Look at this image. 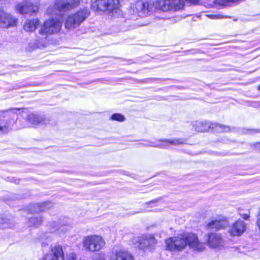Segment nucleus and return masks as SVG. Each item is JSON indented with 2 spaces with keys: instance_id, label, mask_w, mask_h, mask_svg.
I'll list each match as a JSON object with an SVG mask.
<instances>
[{
  "instance_id": "obj_27",
  "label": "nucleus",
  "mask_w": 260,
  "mask_h": 260,
  "mask_svg": "<svg viewBox=\"0 0 260 260\" xmlns=\"http://www.w3.org/2000/svg\"><path fill=\"white\" fill-rule=\"evenodd\" d=\"M111 119L113 120L118 121L120 122L123 121L125 120V118L123 115L119 113H115L112 115Z\"/></svg>"
},
{
  "instance_id": "obj_11",
  "label": "nucleus",
  "mask_w": 260,
  "mask_h": 260,
  "mask_svg": "<svg viewBox=\"0 0 260 260\" xmlns=\"http://www.w3.org/2000/svg\"><path fill=\"white\" fill-rule=\"evenodd\" d=\"M133 242L135 243L136 247L146 250L153 247L156 243V241L153 236L146 235L135 238Z\"/></svg>"
},
{
  "instance_id": "obj_3",
  "label": "nucleus",
  "mask_w": 260,
  "mask_h": 260,
  "mask_svg": "<svg viewBox=\"0 0 260 260\" xmlns=\"http://www.w3.org/2000/svg\"><path fill=\"white\" fill-rule=\"evenodd\" d=\"M118 0H92L91 8L94 11H107L112 16L119 15Z\"/></svg>"
},
{
  "instance_id": "obj_17",
  "label": "nucleus",
  "mask_w": 260,
  "mask_h": 260,
  "mask_svg": "<svg viewBox=\"0 0 260 260\" xmlns=\"http://www.w3.org/2000/svg\"><path fill=\"white\" fill-rule=\"evenodd\" d=\"M183 141L179 139H173L171 140H159L154 142H151L145 144L147 146L160 147L167 148L171 145H176L183 144Z\"/></svg>"
},
{
  "instance_id": "obj_7",
  "label": "nucleus",
  "mask_w": 260,
  "mask_h": 260,
  "mask_svg": "<svg viewBox=\"0 0 260 260\" xmlns=\"http://www.w3.org/2000/svg\"><path fill=\"white\" fill-rule=\"evenodd\" d=\"M94 260H135L133 255L128 251L122 250H113L108 254L99 253Z\"/></svg>"
},
{
  "instance_id": "obj_30",
  "label": "nucleus",
  "mask_w": 260,
  "mask_h": 260,
  "mask_svg": "<svg viewBox=\"0 0 260 260\" xmlns=\"http://www.w3.org/2000/svg\"><path fill=\"white\" fill-rule=\"evenodd\" d=\"M249 217V215L247 214H243L242 215L243 218L245 220H247L248 219Z\"/></svg>"
},
{
  "instance_id": "obj_31",
  "label": "nucleus",
  "mask_w": 260,
  "mask_h": 260,
  "mask_svg": "<svg viewBox=\"0 0 260 260\" xmlns=\"http://www.w3.org/2000/svg\"><path fill=\"white\" fill-rule=\"evenodd\" d=\"M255 132H258L257 130H248L247 133L248 134H253Z\"/></svg>"
},
{
  "instance_id": "obj_33",
  "label": "nucleus",
  "mask_w": 260,
  "mask_h": 260,
  "mask_svg": "<svg viewBox=\"0 0 260 260\" xmlns=\"http://www.w3.org/2000/svg\"><path fill=\"white\" fill-rule=\"evenodd\" d=\"M10 226H9V225H2L3 228H10Z\"/></svg>"
},
{
  "instance_id": "obj_29",
  "label": "nucleus",
  "mask_w": 260,
  "mask_h": 260,
  "mask_svg": "<svg viewBox=\"0 0 260 260\" xmlns=\"http://www.w3.org/2000/svg\"><path fill=\"white\" fill-rule=\"evenodd\" d=\"M207 16L210 19H221V18H223V17L221 15H217V14L208 15Z\"/></svg>"
},
{
  "instance_id": "obj_18",
  "label": "nucleus",
  "mask_w": 260,
  "mask_h": 260,
  "mask_svg": "<svg viewBox=\"0 0 260 260\" xmlns=\"http://www.w3.org/2000/svg\"><path fill=\"white\" fill-rule=\"evenodd\" d=\"M17 19L0 9V26L6 27L16 25Z\"/></svg>"
},
{
  "instance_id": "obj_8",
  "label": "nucleus",
  "mask_w": 260,
  "mask_h": 260,
  "mask_svg": "<svg viewBox=\"0 0 260 260\" xmlns=\"http://www.w3.org/2000/svg\"><path fill=\"white\" fill-rule=\"evenodd\" d=\"M166 247L171 251H180L185 249L186 243L183 235H179L168 238L165 241Z\"/></svg>"
},
{
  "instance_id": "obj_5",
  "label": "nucleus",
  "mask_w": 260,
  "mask_h": 260,
  "mask_svg": "<svg viewBox=\"0 0 260 260\" xmlns=\"http://www.w3.org/2000/svg\"><path fill=\"white\" fill-rule=\"evenodd\" d=\"M89 13L88 9L83 8L69 15L65 21V27L67 29H74L78 27L88 17Z\"/></svg>"
},
{
  "instance_id": "obj_12",
  "label": "nucleus",
  "mask_w": 260,
  "mask_h": 260,
  "mask_svg": "<svg viewBox=\"0 0 260 260\" xmlns=\"http://www.w3.org/2000/svg\"><path fill=\"white\" fill-rule=\"evenodd\" d=\"M247 224L241 219L233 222L230 226L228 233L232 237H239L242 236L246 231Z\"/></svg>"
},
{
  "instance_id": "obj_6",
  "label": "nucleus",
  "mask_w": 260,
  "mask_h": 260,
  "mask_svg": "<svg viewBox=\"0 0 260 260\" xmlns=\"http://www.w3.org/2000/svg\"><path fill=\"white\" fill-rule=\"evenodd\" d=\"M82 243L86 250L92 252L100 251L106 244L103 237L96 235L84 237Z\"/></svg>"
},
{
  "instance_id": "obj_13",
  "label": "nucleus",
  "mask_w": 260,
  "mask_h": 260,
  "mask_svg": "<svg viewBox=\"0 0 260 260\" xmlns=\"http://www.w3.org/2000/svg\"><path fill=\"white\" fill-rule=\"evenodd\" d=\"M15 8L18 13L21 14H28L30 16L36 14L39 10L38 6L28 2L18 3L15 5Z\"/></svg>"
},
{
  "instance_id": "obj_19",
  "label": "nucleus",
  "mask_w": 260,
  "mask_h": 260,
  "mask_svg": "<svg viewBox=\"0 0 260 260\" xmlns=\"http://www.w3.org/2000/svg\"><path fill=\"white\" fill-rule=\"evenodd\" d=\"M27 121L31 125L37 126L48 123L49 119L44 115L31 113L28 116Z\"/></svg>"
},
{
  "instance_id": "obj_10",
  "label": "nucleus",
  "mask_w": 260,
  "mask_h": 260,
  "mask_svg": "<svg viewBox=\"0 0 260 260\" xmlns=\"http://www.w3.org/2000/svg\"><path fill=\"white\" fill-rule=\"evenodd\" d=\"M183 238L190 248L197 251H202L205 249V244L199 241L197 235L192 233H184L183 234Z\"/></svg>"
},
{
  "instance_id": "obj_23",
  "label": "nucleus",
  "mask_w": 260,
  "mask_h": 260,
  "mask_svg": "<svg viewBox=\"0 0 260 260\" xmlns=\"http://www.w3.org/2000/svg\"><path fill=\"white\" fill-rule=\"evenodd\" d=\"M192 126L195 131L199 132H205L210 127L209 123L206 121H194Z\"/></svg>"
},
{
  "instance_id": "obj_9",
  "label": "nucleus",
  "mask_w": 260,
  "mask_h": 260,
  "mask_svg": "<svg viewBox=\"0 0 260 260\" xmlns=\"http://www.w3.org/2000/svg\"><path fill=\"white\" fill-rule=\"evenodd\" d=\"M206 244L211 248L221 250L225 247V241L221 234L211 233L207 236Z\"/></svg>"
},
{
  "instance_id": "obj_34",
  "label": "nucleus",
  "mask_w": 260,
  "mask_h": 260,
  "mask_svg": "<svg viewBox=\"0 0 260 260\" xmlns=\"http://www.w3.org/2000/svg\"><path fill=\"white\" fill-rule=\"evenodd\" d=\"M258 89L260 90V85L258 87Z\"/></svg>"
},
{
  "instance_id": "obj_16",
  "label": "nucleus",
  "mask_w": 260,
  "mask_h": 260,
  "mask_svg": "<svg viewBox=\"0 0 260 260\" xmlns=\"http://www.w3.org/2000/svg\"><path fill=\"white\" fill-rule=\"evenodd\" d=\"M19 109H13L12 110L13 113V117L9 119L8 117L0 116V135L7 134L11 129V124L15 122L16 115L15 114Z\"/></svg>"
},
{
  "instance_id": "obj_15",
  "label": "nucleus",
  "mask_w": 260,
  "mask_h": 260,
  "mask_svg": "<svg viewBox=\"0 0 260 260\" xmlns=\"http://www.w3.org/2000/svg\"><path fill=\"white\" fill-rule=\"evenodd\" d=\"M79 0H56L54 7L60 12H66L79 6Z\"/></svg>"
},
{
  "instance_id": "obj_1",
  "label": "nucleus",
  "mask_w": 260,
  "mask_h": 260,
  "mask_svg": "<svg viewBox=\"0 0 260 260\" xmlns=\"http://www.w3.org/2000/svg\"><path fill=\"white\" fill-rule=\"evenodd\" d=\"M62 27V21L58 18H50L44 22L39 30V36L37 41L44 46L47 42L48 36L57 34Z\"/></svg>"
},
{
  "instance_id": "obj_32",
  "label": "nucleus",
  "mask_w": 260,
  "mask_h": 260,
  "mask_svg": "<svg viewBox=\"0 0 260 260\" xmlns=\"http://www.w3.org/2000/svg\"><path fill=\"white\" fill-rule=\"evenodd\" d=\"M257 224L258 228L260 229V217L258 219L257 221Z\"/></svg>"
},
{
  "instance_id": "obj_14",
  "label": "nucleus",
  "mask_w": 260,
  "mask_h": 260,
  "mask_svg": "<svg viewBox=\"0 0 260 260\" xmlns=\"http://www.w3.org/2000/svg\"><path fill=\"white\" fill-rule=\"evenodd\" d=\"M153 11V2L144 3L142 1H137L134 7V11L137 13L139 16L144 17Z\"/></svg>"
},
{
  "instance_id": "obj_26",
  "label": "nucleus",
  "mask_w": 260,
  "mask_h": 260,
  "mask_svg": "<svg viewBox=\"0 0 260 260\" xmlns=\"http://www.w3.org/2000/svg\"><path fill=\"white\" fill-rule=\"evenodd\" d=\"M214 128L215 130L218 132H229L230 130V128L229 126H224L221 125L220 124H215ZM212 128H214V126H212Z\"/></svg>"
},
{
  "instance_id": "obj_35",
  "label": "nucleus",
  "mask_w": 260,
  "mask_h": 260,
  "mask_svg": "<svg viewBox=\"0 0 260 260\" xmlns=\"http://www.w3.org/2000/svg\"><path fill=\"white\" fill-rule=\"evenodd\" d=\"M257 145H260V143H257Z\"/></svg>"
},
{
  "instance_id": "obj_28",
  "label": "nucleus",
  "mask_w": 260,
  "mask_h": 260,
  "mask_svg": "<svg viewBox=\"0 0 260 260\" xmlns=\"http://www.w3.org/2000/svg\"><path fill=\"white\" fill-rule=\"evenodd\" d=\"M240 0H215V3L219 5H225L229 3H236Z\"/></svg>"
},
{
  "instance_id": "obj_22",
  "label": "nucleus",
  "mask_w": 260,
  "mask_h": 260,
  "mask_svg": "<svg viewBox=\"0 0 260 260\" xmlns=\"http://www.w3.org/2000/svg\"><path fill=\"white\" fill-rule=\"evenodd\" d=\"M39 23L38 19H27L24 22L23 27L26 31L32 32L36 30Z\"/></svg>"
},
{
  "instance_id": "obj_4",
  "label": "nucleus",
  "mask_w": 260,
  "mask_h": 260,
  "mask_svg": "<svg viewBox=\"0 0 260 260\" xmlns=\"http://www.w3.org/2000/svg\"><path fill=\"white\" fill-rule=\"evenodd\" d=\"M152 2L153 10L155 9L163 12L179 11L184 6L183 0H158Z\"/></svg>"
},
{
  "instance_id": "obj_20",
  "label": "nucleus",
  "mask_w": 260,
  "mask_h": 260,
  "mask_svg": "<svg viewBox=\"0 0 260 260\" xmlns=\"http://www.w3.org/2000/svg\"><path fill=\"white\" fill-rule=\"evenodd\" d=\"M229 224L228 220L225 217H220L212 220L207 224L208 229L219 230L223 229Z\"/></svg>"
},
{
  "instance_id": "obj_24",
  "label": "nucleus",
  "mask_w": 260,
  "mask_h": 260,
  "mask_svg": "<svg viewBox=\"0 0 260 260\" xmlns=\"http://www.w3.org/2000/svg\"><path fill=\"white\" fill-rule=\"evenodd\" d=\"M52 229H50V232L57 231L58 234L60 232H64L67 230V227L64 225H60L57 222H54L51 225Z\"/></svg>"
},
{
  "instance_id": "obj_21",
  "label": "nucleus",
  "mask_w": 260,
  "mask_h": 260,
  "mask_svg": "<svg viewBox=\"0 0 260 260\" xmlns=\"http://www.w3.org/2000/svg\"><path fill=\"white\" fill-rule=\"evenodd\" d=\"M53 206V204L51 202L43 203L42 204H34L31 205L28 209L30 212L33 213H38L41 211H45L46 209H49Z\"/></svg>"
},
{
  "instance_id": "obj_2",
  "label": "nucleus",
  "mask_w": 260,
  "mask_h": 260,
  "mask_svg": "<svg viewBox=\"0 0 260 260\" xmlns=\"http://www.w3.org/2000/svg\"><path fill=\"white\" fill-rule=\"evenodd\" d=\"M42 260H64V253L62 246L59 244L51 245L47 252L43 255ZM66 260H85L79 257L75 252H71L66 256Z\"/></svg>"
},
{
  "instance_id": "obj_25",
  "label": "nucleus",
  "mask_w": 260,
  "mask_h": 260,
  "mask_svg": "<svg viewBox=\"0 0 260 260\" xmlns=\"http://www.w3.org/2000/svg\"><path fill=\"white\" fill-rule=\"evenodd\" d=\"M42 219L40 218L36 217H32L29 218V224L28 225L30 226H38L41 224Z\"/></svg>"
}]
</instances>
